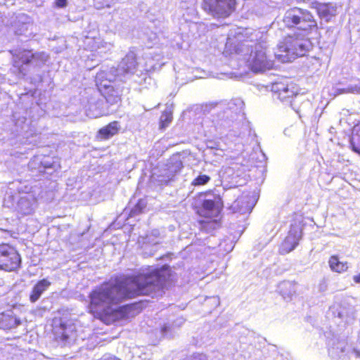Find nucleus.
Wrapping results in <instances>:
<instances>
[{
	"label": "nucleus",
	"mask_w": 360,
	"mask_h": 360,
	"mask_svg": "<svg viewBox=\"0 0 360 360\" xmlns=\"http://www.w3.org/2000/svg\"><path fill=\"white\" fill-rule=\"evenodd\" d=\"M331 91V94L334 97L343 94H360V81L350 83L345 86H333Z\"/></svg>",
	"instance_id": "nucleus-18"
},
{
	"label": "nucleus",
	"mask_w": 360,
	"mask_h": 360,
	"mask_svg": "<svg viewBox=\"0 0 360 360\" xmlns=\"http://www.w3.org/2000/svg\"><path fill=\"white\" fill-rule=\"evenodd\" d=\"M101 102L97 101L95 103L90 102L86 108V114L90 118H97L103 115L102 110Z\"/></svg>",
	"instance_id": "nucleus-22"
},
{
	"label": "nucleus",
	"mask_w": 360,
	"mask_h": 360,
	"mask_svg": "<svg viewBox=\"0 0 360 360\" xmlns=\"http://www.w3.org/2000/svg\"><path fill=\"white\" fill-rule=\"evenodd\" d=\"M96 44H97V45H96V51L98 50V53H102L105 51H109V50H110V49L112 47V45L110 44L103 42L102 41H97Z\"/></svg>",
	"instance_id": "nucleus-31"
},
{
	"label": "nucleus",
	"mask_w": 360,
	"mask_h": 360,
	"mask_svg": "<svg viewBox=\"0 0 360 360\" xmlns=\"http://www.w3.org/2000/svg\"><path fill=\"white\" fill-rule=\"evenodd\" d=\"M350 145L352 150L360 155V123L353 129Z\"/></svg>",
	"instance_id": "nucleus-24"
},
{
	"label": "nucleus",
	"mask_w": 360,
	"mask_h": 360,
	"mask_svg": "<svg viewBox=\"0 0 360 360\" xmlns=\"http://www.w3.org/2000/svg\"><path fill=\"white\" fill-rule=\"evenodd\" d=\"M168 328H169V327H168L167 326H164L162 327V334H164V335H165V334L167 333Z\"/></svg>",
	"instance_id": "nucleus-40"
},
{
	"label": "nucleus",
	"mask_w": 360,
	"mask_h": 360,
	"mask_svg": "<svg viewBox=\"0 0 360 360\" xmlns=\"http://www.w3.org/2000/svg\"><path fill=\"white\" fill-rule=\"evenodd\" d=\"M200 212L208 218L217 217L220 212V200H204Z\"/></svg>",
	"instance_id": "nucleus-16"
},
{
	"label": "nucleus",
	"mask_w": 360,
	"mask_h": 360,
	"mask_svg": "<svg viewBox=\"0 0 360 360\" xmlns=\"http://www.w3.org/2000/svg\"><path fill=\"white\" fill-rule=\"evenodd\" d=\"M107 101L110 102V98H106Z\"/></svg>",
	"instance_id": "nucleus-42"
},
{
	"label": "nucleus",
	"mask_w": 360,
	"mask_h": 360,
	"mask_svg": "<svg viewBox=\"0 0 360 360\" xmlns=\"http://www.w3.org/2000/svg\"><path fill=\"white\" fill-rule=\"evenodd\" d=\"M208 105H206L205 108H207ZM204 111H207V109H204Z\"/></svg>",
	"instance_id": "nucleus-43"
},
{
	"label": "nucleus",
	"mask_w": 360,
	"mask_h": 360,
	"mask_svg": "<svg viewBox=\"0 0 360 360\" xmlns=\"http://www.w3.org/2000/svg\"><path fill=\"white\" fill-rule=\"evenodd\" d=\"M51 285V282L46 278L38 281L33 287L32 290L30 295V300L31 302H37L44 292L48 290Z\"/></svg>",
	"instance_id": "nucleus-17"
},
{
	"label": "nucleus",
	"mask_w": 360,
	"mask_h": 360,
	"mask_svg": "<svg viewBox=\"0 0 360 360\" xmlns=\"http://www.w3.org/2000/svg\"><path fill=\"white\" fill-rule=\"evenodd\" d=\"M191 360H207V357L206 355L203 354H195Z\"/></svg>",
	"instance_id": "nucleus-35"
},
{
	"label": "nucleus",
	"mask_w": 360,
	"mask_h": 360,
	"mask_svg": "<svg viewBox=\"0 0 360 360\" xmlns=\"http://www.w3.org/2000/svg\"><path fill=\"white\" fill-rule=\"evenodd\" d=\"M37 207V199L33 193L22 194L17 202L16 211L21 215H29L34 212Z\"/></svg>",
	"instance_id": "nucleus-12"
},
{
	"label": "nucleus",
	"mask_w": 360,
	"mask_h": 360,
	"mask_svg": "<svg viewBox=\"0 0 360 360\" xmlns=\"http://www.w3.org/2000/svg\"><path fill=\"white\" fill-rule=\"evenodd\" d=\"M243 47H251V53L247 59L248 66L255 72L270 70L274 66V60L267 50L266 43L262 41L252 45L243 44Z\"/></svg>",
	"instance_id": "nucleus-5"
},
{
	"label": "nucleus",
	"mask_w": 360,
	"mask_h": 360,
	"mask_svg": "<svg viewBox=\"0 0 360 360\" xmlns=\"http://www.w3.org/2000/svg\"><path fill=\"white\" fill-rule=\"evenodd\" d=\"M255 205V200L249 195H242L237 198L231 206L233 212L240 214L250 213Z\"/></svg>",
	"instance_id": "nucleus-14"
},
{
	"label": "nucleus",
	"mask_w": 360,
	"mask_h": 360,
	"mask_svg": "<svg viewBox=\"0 0 360 360\" xmlns=\"http://www.w3.org/2000/svg\"><path fill=\"white\" fill-rule=\"evenodd\" d=\"M210 180V177L206 174H200L197 177H195L193 181L192 185L196 186H203L207 184Z\"/></svg>",
	"instance_id": "nucleus-27"
},
{
	"label": "nucleus",
	"mask_w": 360,
	"mask_h": 360,
	"mask_svg": "<svg viewBox=\"0 0 360 360\" xmlns=\"http://www.w3.org/2000/svg\"><path fill=\"white\" fill-rule=\"evenodd\" d=\"M290 106L300 117L312 110L310 101L307 99L304 96L299 94L294 96Z\"/></svg>",
	"instance_id": "nucleus-15"
},
{
	"label": "nucleus",
	"mask_w": 360,
	"mask_h": 360,
	"mask_svg": "<svg viewBox=\"0 0 360 360\" xmlns=\"http://www.w3.org/2000/svg\"><path fill=\"white\" fill-rule=\"evenodd\" d=\"M137 71L136 56L134 52L129 51L120 63L118 68L115 70L116 75L107 74L105 71L98 72L96 76V82H101V85L105 88H110V84L115 77H126L136 73ZM122 79L121 78H120Z\"/></svg>",
	"instance_id": "nucleus-6"
},
{
	"label": "nucleus",
	"mask_w": 360,
	"mask_h": 360,
	"mask_svg": "<svg viewBox=\"0 0 360 360\" xmlns=\"http://www.w3.org/2000/svg\"><path fill=\"white\" fill-rule=\"evenodd\" d=\"M172 116L170 112H165L160 117V127L165 128L172 122Z\"/></svg>",
	"instance_id": "nucleus-29"
},
{
	"label": "nucleus",
	"mask_w": 360,
	"mask_h": 360,
	"mask_svg": "<svg viewBox=\"0 0 360 360\" xmlns=\"http://www.w3.org/2000/svg\"><path fill=\"white\" fill-rule=\"evenodd\" d=\"M209 106L216 108L212 123L219 134H224L228 132V136L238 138V143L243 146L255 141L256 134L235 103L231 102L223 108L218 105L214 106L213 104Z\"/></svg>",
	"instance_id": "nucleus-3"
},
{
	"label": "nucleus",
	"mask_w": 360,
	"mask_h": 360,
	"mask_svg": "<svg viewBox=\"0 0 360 360\" xmlns=\"http://www.w3.org/2000/svg\"><path fill=\"white\" fill-rule=\"evenodd\" d=\"M118 131V122H112L107 126L101 128L98 133L102 139H107L117 134Z\"/></svg>",
	"instance_id": "nucleus-23"
},
{
	"label": "nucleus",
	"mask_w": 360,
	"mask_h": 360,
	"mask_svg": "<svg viewBox=\"0 0 360 360\" xmlns=\"http://www.w3.org/2000/svg\"><path fill=\"white\" fill-rule=\"evenodd\" d=\"M350 345L345 339L333 340L328 348V354L334 360L349 359Z\"/></svg>",
	"instance_id": "nucleus-11"
},
{
	"label": "nucleus",
	"mask_w": 360,
	"mask_h": 360,
	"mask_svg": "<svg viewBox=\"0 0 360 360\" xmlns=\"http://www.w3.org/2000/svg\"><path fill=\"white\" fill-rule=\"evenodd\" d=\"M120 100V99L119 96H118V95H116V96L113 98V99H112V103H117Z\"/></svg>",
	"instance_id": "nucleus-39"
},
{
	"label": "nucleus",
	"mask_w": 360,
	"mask_h": 360,
	"mask_svg": "<svg viewBox=\"0 0 360 360\" xmlns=\"http://www.w3.org/2000/svg\"><path fill=\"white\" fill-rule=\"evenodd\" d=\"M21 258L17 250L8 244L0 245V269L13 271L18 269Z\"/></svg>",
	"instance_id": "nucleus-8"
},
{
	"label": "nucleus",
	"mask_w": 360,
	"mask_h": 360,
	"mask_svg": "<svg viewBox=\"0 0 360 360\" xmlns=\"http://www.w3.org/2000/svg\"><path fill=\"white\" fill-rule=\"evenodd\" d=\"M170 269L162 266L160 269L149 267L136 276H124L115 283H105L90 294L91 305L96 310L110 315L115 319H124L130 316L131 306L117 304L127 298L138 295H161L162 288L169 278Z\"/></svg>",
	"instance_id": "nucleus-1"
},
{
	"label": "nucleus",
	"mask_w": 360,
	"mask_h": 360,
	"mask_svg": "<svg viewBox=\"0 0 360 360\" xmlns=\"http://www.w3.org/2000/svg\"><path fill=\"white\" fill-rule=\"evenodd\" d=\"M352 279L355 283H360V273L359 274L354 275L352 277Z\"/></svg>",
	"instance_id": "nucleus-37"
},
{
	"label": "nucleus",
	"mask_w": 360,
	"mask_h": 360,
	"mask_svg": "<svg viewBox=\"0 0 360 360\" xmlns=\"http://www.w3.org/2000/svg\"><path fill=\"white\" fill-rule=\"evenodd\" d=\"M56 5L58 8H64L67 6V0H56Z\"/></svg>",
	"instance_id": "nucleus-36"
},
{
	"label": "nucleus",
	"mask_w": 360,
	"mask_h": 360,
	"mask_svg": "<svg viewBox=\"0 0 360 360\" xmlns=\"http://www.w3.org/2000/svg\"><path fill=\"white\" fill-rule=\"evenodd\" d=\"M213 224H214V222H212V221H210V222H205V227L207 225V226H211V225H213Z\"/></svg>",
	"instance_id": "nucleus-41"
},
{
	"label": "nucleus",
	"mask_w": 360,
	"mask_h": 360,
	"mask_svg": "<svg viewBox=\"0 0 360 360\" xmlns=\"http://www.w3.org/2000/svg\"><path fill=\"white\" fill-rule=\"evenodd\" d=\"M278 290L285 300H290L296 292V283L291 281H283L279 283Z\"/></svg>",
	"instance_id": "nucleus-20"
},
{
	"label": "nucleus",
	"mask_w": 360,
	"mask_h": 360,
	"mask_svg": "<svg viewBox=\"0 0 360 360\" xmlns=\"http://www.w3.org/2000/svg\"><path fill=\"white\" fill-rule=\"evenodd\" d=\"M302 237V230L300 226L292 225L288 236L281 243L279 252L282 255L287 254L293 250L298 245Z\"/></svg>",
	"instance_id": "nucleus-10"
},
{
	"label": "nucleus",
	"mask_w": 360,
	"mask_h": 360,
	"mask_svg": "<svg viewBox=\"0 0 360 360\" xmlns=\"http://www.w3.org/2000/svg\"><path fill=\"white\" fill-rule=\"evenodd\" d=\"M101 360H120V359L116 358L115 356H109V357H104Z\"/></svg>",
	"instance_id": "nucleus-38"
},
{
	"label": "nucleus",
	"mask_w": 360,
	"mask_h": 360,
	"mask_svg": "<svg viewBox=\"0 0 360 360\" xmlns=\"http://www.w3.org/2000/svg\"><path fill=\"white\" fill-rule=\"evenodd\" d=\"M328 289V283L327 281L325 279H322L318 285V290L321 292H324Z\"/></svg>",
	"instance_id": "nucleus-33"
},
{
	"label": "nucleus",
	"mask_w": 360,
	"mask_h": 360,
	"mask_svg": "<svg viewBox=\"0 0 360 360\" xmlns=\"http://www.w3.org/2000/svg\"><path fill=\"white\" fill-rule=\"evenodd\" d=\"M271 90L274 96L285 105L290 106L294 96L298 95L297 89L292 84L276 82L273 84Z\"/></svg>",
	"instance_id": "nucleus-9"
},
{
	"label": "nucleus",
	"mask_w": 360,
	"mask_h": 360,
	"mask_svg": "<svg viewBox=\"0 0 360 360\" xmlns=\"http://www.w3.org/2000/svg\"><path fill=\"white\" fill-rule=\"evenodd\" d=\"M146 202L144 200H139L136 205L131 210V216H135L142 212L146 207Z\"/></svg>",
	"instance_id": "nucleus-28"
},
{
	"label": "nucleus",
	"mask_w": 360,
	"mask_h": 360,
	"mask_svg": "<svg viewBox=\"0 0 360 360\" xmlns=\"http://www.w3.org/2000/svg\"><path fill=\"white\" fill-rule=\"evenodd\" d=\"M162 239L163 236H162L160 231L158 229L153 230L150 234L148 235L146 238V243L153 245L161 243Z\"/></svg>",
	"instance_id": "nucleus-25"
},
{
	"label": "nucleus",
	"mask_w": 360,
	"mask_h": 360,
	"mask_svg": "<svg viewBox=\"0 0 360 360\" xmlns=\"http://www.w3.org/2000/svg\"><path fill=\"white\" fill-rule=\"evenodd\" d=\"M20 324V320L13 316L12 313H2L0 314V328L9 330Z\"/></svg>",
	"instance_id": "nucleus-19"
},
{
	"label": "nucleus",
	"mask_w": 360,
	"mask_h": 360,
	"mask_svg": "<svg viewBox=\"0 0 360 360\" xmlns=\"http://www.w3.org/2000/svg\"><path fill=\"white\" fill-rule=\"evenodd\" d=\"M236 0H203L202 8L213 16L225 18L235 9Z\"/></svg>",
	"instance_id": "nucleus-7"
},
{
	"label": "nucleus",
	"mask_w": 360,
	"mask_h": 360,
	"mask_svg": "<svg viewBox=\"0 0 360 360\" xmlns=\"http://www.w3.org/2000/svg\"><path fill=\"white\" fill-rule=\"evenodd\" d=\"M317 12L320 17L327 18L329 15V7L327 4H319L317 6Z\"/></svg>",
	"instance_id": "nucleus-30"
},
{
	"label": "nucleus",
	"mask_w": 360,
	"mask_h": 360,
	"mask_svg": "<svg viewBox=\"0 0 360 360\" xmlns=\"http://www.w3.org/2000/svg\"><path fill=\"white\" fill-rule=\"evenodd\" d=\"M174 175L168 176L167 177H162L160 179L158 180L160 184L161 185H167L170 181L172 180Z\"/></svg>",
	"instance_id": "nucleus-34"
},
{
	"label": "nucleus",
	"mask_w": 360,
	"mask_h": 360,
	"mask_svg": "<svg viewBox=\"0 0 360 360\" xmlns=\"http://www.w3.org/2000/svg\"><path fill=\"white\" fill-rule=\"evenodd\" d=\"M328 264L330 269L335 272L343 273L348 269L347 263L340 262L336 255H333L330 257Z\"/></svg>",
	"instance_id": "nucleus-21"
},
{
	"label": "nucleus",
	"mask_w": 360,
	"mask_h": 360,
	"mask_svg": "<svg viewBox=\"0 0 360 360\" xmlns=\"http://www.w3.org/2000/svg\"><path fill=\"white\" fill-rule=\"evenodd\" d=\"M283 22L286 27H295L303 32L300 34L301 37L288 35L278 45L274 57L282 63H288L304 56L311 48V43L304 36L310 30L316 28L317 24L309 11L297 7L286 11Z\"/></svg>",
	"instance_id": "nucleus-2"
},
{
	"label": "nucleus",
	"mask_w": 360,
	"mask_h": 360,
	"mask_svg": "<svg viewBox=\"0 0 360 360\" xmlns=\"http://www.w3.org/2000/svg\"><path fill=\"white\" fill-rule=\"evenodd\" d=\"M330 310L332 311L334 316H338L340 319H345L349 316L350 311L343 308L342 306L339 304H333L330 307Z\"/></svg>",
	"instance_id": "nucleus-26"
},
{
	"label": "nucleus",
	"mask_w": 360,
	"mask_h": 360,
	"mask_svg": "<svg viewBox=\"0 0 360 360\" xmlns=\"http://www.w3.org/2000/svg\"><path fill=\"white\" fill-rule=\"evenodd\" d=\"M13 55L11 73L18 79L24 78L32 69L39 68L48 60L49 56L45 52L32 53L26 49L11 51Z\"/></svg>",
	"instance_id": "nucleus-4"
},
{
	"label": "nucleus",
	"mask_w": 360,
	"mask_h": 360,
	"mask_svg": "<svg viewBox=\"0 0 360 360\" xmlns=\"http://www.w3.org/2000/svg\"><path fill=\"white\" fill-rule=\"evenodd\" d=\"M359 358L360 359V348L358 347L350 346L349 359L351 358Z\"/></svg>",
	"instance_id": "nucleus-32"
},
{
	"label": "nucleus",
	"mask_w": 360,
	"mask_h": 360,
	"mask_svg": "<svg viewBox=\"0 0 360 360\" xmlns=\"http://www.w3.org/2000/svg\"><path fill=\"white\" fill-rule=\"evenodd\" d=\"M55 339L65 345L75 338V326L60 322L59 325H54L53 328Z\"/></svg>",
	"instance_id": "nucleus-13"
}]
</instances>
